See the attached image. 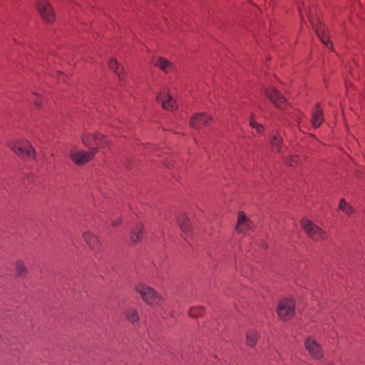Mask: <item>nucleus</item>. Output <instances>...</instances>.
Returning <instances> with one entry per match:
<instances>
[{
	"label": "nucleus",
	"instance_id": "nucleus-1",
	"mask_svg": "<svg viewBox=\"0 0 365 365\" xmlns=\"http://www.w3.org/2000/svg\"><path fill=\"white\" fill-rule=\"evenodd\" d=\"M10 148L19 156L29 158H34V148L26 140H19L9 144Z\"/></svg>",
	"mask_w": 365,
	"mask_h": 365
},
{
	"label": "nucleus",
	"instance_id": "nucleus-2",
	"mask_svg": "<svg viewBox=\"0 0 365 365\" xmlns=\"http://www.w3.org/2000/svg\"><path fill=\"white\" fill-rule=\"evenodd\" d=\"M136 291L148 304L157 305L162 300V297L151 287L140 284L136 287Z\"/></svg>",
	"mask_w": 365,
	"mask_h": 365
},
{
	"label": "nucleus",
	"instance_id": "nucleus-3",
	"mask_svg": "<svg viewBox=\"0 0 365 365\" xmlns=\"http://www.w3.org/2000/svg\"><path fill=\"white\" fill-rule=\"evenodd\" d=\"M294 302L292 299L284 298L282 299L277 307V314L279 317L282 320H288L294 314Z\"/></svg>",
	"mask_w": 365,
	"mask_h": 365
},
{
	"label": "nucleus",
	"instance_id": "nucleus-4",
	"mask_svg": "<svg viewBox=\"0 0 365 365\" xmlns=\"http://www.w3.org/2000/svg\"><path fill=\"white\" fill-rule=\"evenodd\" d=\"M96 152L97 148H91L89 151L72 150L69 156L75 164L80 165L91 160Z\"/></svg>",
	"mask_w": 365,
	"mask_h": 365
},
{
	"label": "nucleus",
	"instance_id": "nucleus-5",
	"mask_svg": "<svg viewBox=\"0 0 365 365\" xmlns=\"http://www.w3.org/2000/svg\"><path fill=\"white\" fill-rule=\"evenodd\" d=\"M301 225L307 235L314 240L324 239L326 233L308 220H302Z\"/></svg>",
	"mask_w": 365,
	"mask_h": 365
},
{
	"label": "nucleus",
	"instance_id": "nucleus-6",
	"mask_svg": "<svg viewBox=\"0 0 365 365\" xmlns=\"http://www.w3.org/2000/svg\"><path fill=\"white\" fill-rule=\"evenodd\" d=\"M264 95L269 100L279 109H282L286 106V100L281 93L274 88H265L264 90Z\"/></svg>",
	"mask_w": 365,
	"mask_h": 365
},
{
	"label": "nucleus",
	"instance_id": "nucleus-7",
	"mask_svg": "<svg viewBox=\"0 0 365 365\" xmlns=\"http://www.w3.org/2000/svg\"><path fill=\"white\" fill-rule=\"evenodd\" d=\"M38 12L43 21L46 22H52L55 16L51 5L45 1H40L37 4Z\"/></svg>",
	"mask_w": 365,
	"mask_h": 365
},
{
	"label": "nucleus",
	"instance_id": "nucleus-8",
	"mask_svg": "<svg viewBox=\"0 0 365 365\" xmlns=\"http://www.w3.org/2000/svg\"><path fill=\"white\" fill-rule=\"evenodd\" d=\"M82 142L85 146H93L96 145L95 148L103 146L105 144H107V141L106 140V138L104 135H101L100 134L93 135V134H87L84 135L82 137Z\"/></svg>",
	"mask_w": 365,
	"mask_h": 365
},
{
	"label": "nucleus",
	"instance_id": "nucleus-9",
	"mask_svg": "<svg viewBox=\"0 0 365 365\" xmlns=\"http://www.w3.org/2000/svg\"><path fill=\"white\" fill-rule=\"evenodd\" d=\"M156 101L161 103L163 108L165 110L172 111L177 108L175 101L165 91H161L157 96Z\"/></svg>",
	"mask_w": 365,
	"mask_h": 365
},
{
	"label": "nucleus",
	"instance_id": "nucleus-10",
	"mask_svg": "<svg viewBox=\"0 0 365 365\" xmlns=\"http://www.w3.org/2000/svg\"><path fill=\"white\" fill-rule=\"evenodd\" d=\"M210 120V117L204 113L194 115L190 120V126L195 129H200L205 126Z\"/></svg>",
	"mask_w": 365,
	"mask_h": 365
},
{
	"label": "nucleus",
	"instance_id": "nucleus-11",
	"mask_svg": "<svg viewBox=\"0 0 365 365\" xmlns=\"http://www.w3.org/2000/svg\"><path fill=\"white\" fill-rule=\"evenodd\" d=\"M252 227L253 223L245 217L244 213L240 212L238 214L236 230L238 232H245L246 230L252 229Z\"/></svg>",
	"mask_w": 365,
	"mask_h": 365
},
{
	"label": "nucleus",
	"instance_id": "nucleus-12",
	"mask_svg": "<svg viewBox=\"0 0 365 365\" xmlns=\"http://www.w3.org/2000/svg\"><path fill=\"white\" fill-rule=\"evenodd\" d=\"M305 346L312 357L315 359L322 357V349L315 341L311 339H307L305 341Z\"/></svg>",
	"mask_w": 365,
	"mask_h": 365
},
{
	"label": "nucleus",
	"instance_id": "nucleus-13",
	"mask_svg": "<svg viewBox=\"0 0 365 365\" xmlns=\"http://www.w3.org/2000/svg\"><path fill=\"white\" fill-rule=\"evenodd\" d=\"M83 238L85 242L87 243V245L89 246V247L94 250L97 251L101 247V243L99 240L96 236L90 233V232H85L83 234Z\"/></svg>",
	"mask_w": 365,
	"mask_h": 365
},
{
	"label": "nucleus",
	"instance_id": "nucleus-14",
	"mask_svg": "<svg viewBox=\"0 0 365 365\" xmlns=\"http://www.w3.org/2000/svg\"><path fill=\"white\" fill-rule=\"evenodd\" d=\"M153 63L165 73L168 72L173 68L172 63L163 57L153 58Z\"/></svg>",
	"mask_w": 365,
	"mask_h": 365
},
{
	"label": "nucleus",
	"instance_id": "nucleus-15",
	"mask_svg": "<svg viewBox=\"0 0 365 365\" xmlns=\"http://www.w3.org/2000/svg\"><path fill=\"white\" fill-rule=\"evenodd\" d=\"M323 113L319 105H317L312 113V125L314 127H319L323 122Z\"/></svg>",
	"mask_w": 365,
	"mask_h": 365
},
{
	"label": "nucleus",
	"instance_id": "nucleus-16",
	"mask_svg": "<svg viewBox=\"0 0 365 365\" xmlns=\"http://www.w3.org/2000/svg\"><path fill=\"white\" fill-rule=\"evenodd\" d=\"M143 236V226L141 224H136L133 228L130 234L131 240L137 242L140 240Z\"/></svg>",
	"mask_w": 365,
	"mask_h": 365
},
{
	"label": "nucleus",
	"instance_id": "nucleus-17",
	"mask_svg": "<svg viewBox=\"0 0 365 365\" xmlns=\"http://www.w3.org/2000/svg\"><path fill=\"white\" fill-rule=\"evenodd\" d=\"M270 143L272 148L274 151L277 153L282 152V140L280 136L278 134L273 135L270 138Z\"/></svg>",
	"mask_w": 365,
	"mask_h": 365
},
{
	"label": "nucleus",
	"instance_id": "nucleus-18",
	"mask_svg": "<svg viewBox=\"0 0 365 365\" xmlns=\"http://www.w3.org/2000/svg\"><path fill=\"white\" fill-rule=\"evenodd\" d=\"M316 34L321 41L328 47L329 38L326 34L325 29L323 26L320 25L315 29Z\"/></svg>",
	"mask_w": 365,
	"mask_h": 365
},
{
	"label": "nucleus",
	"instance_id": "nucleus-19",
	"mask_svg": "<svg viewBox=\"0 0 365 365\" xmlns=\"http://www.w3.org/2000/svg\"><path fill=\"white\" fill-rule=\"evenodd\" d=\"M258 338L257 333L254 330H250L247 333V344L250 346H254L256 344Z\"/></svg>",
	"mask_w": 365,
	"mask_h": 365
},
{
	"label": "nucleus",
	"instance_id": "nucleus-20",
	"mask_svg": "<svg viewBox=\"0 0 365 365\" xmlns=\"http://www.w3.org/2000/svg\"><path fill=\"white\" fill-rule=\"evenodd\" d=\"M125 317L128 321L131 323L136 322L139 319L137 311L134 309H128L125 312Z\"/></svg>",
	"mask_w": 365,
	"mask_h": 365
},
{
	"label": "nucleus",
	"instance_id": "nucleus-21",
	"mask_svg": "<svg viewBox=\"0 0 365 365\" xmlns=\"http://www.w3.org/2000/svg\"><path fill=\"white\" fill-rule=\"evenodd\" d=\"M339 209L345 212L347 215L353 213V209L345 200H341L339 203Z\"/></svg>",
	"mask_w": 365,
	"mask_h": 365
},
{
	"label": "nucleus",
	"instance_id": "nucleus-22",
	"mask_svg": "<svg viewBox=\"0 0 365 365\" xmlns=\"http://www.w3.org/2000/svg\"><path fill=\"white\" fill-rule=\"evenodd\" d=\"M108 66H109V68L114 71L115 73H116V74L118 75L119 79L120 80V68H119V66H118V61L114 59V58H112L108 62Z\"/></svg>",
	"mask_w": 365,
	"mask_h": 365
},
{
	"label": "nucleus",
	"instance_id": "nucleus-23",
	"mask_svg": "<svg viewBox=\"0 0 365 365\" xmlns=\"http://www.w3.org/2000/svg\"><path fill=\"white\" fill-rule=\"evenodd\" d=\"M178 225L182 232H187L190 230V222L187 217L179 219Z\"/></svg>",
	"mask_w": 365,
	"mask_h": 365
},
{
	"label": "nucleus",
	"instance_id": "nucleus-24",
	"mask_svg": "<svg viewBox=\"0 0 365 365\" xmlns=\"http://www.w3.org/2000/svg\"><path fill=\"white\" fill-rule=\"evenodd\" d=\"M26 272V268L21 262L16 263V274L17 276L21 277Z\"/></svg>",
	"mask_w": 365,
	"mask_h": 365
},
{
	"label": "nucleus",
	"instance_id": "nucleus-25",
	"mask_svg": "<svg viewBox=\"0 0 365 365\" xmlns=\"http://www.w3.org/2000/svg\"><path fill=\"white\" fill-rule=\"evenodd\" d=\"M250 125L256 129V130L260 133H262L263 130H264V127L262 125L255 122L252 118L250 119Z\"/></svg>",
	"mask_w": 365,
	"mask_h": 365
},
{
	"label": "nucleus",
	"instance_id": "nucleus-26",
	"mask_svg": "<svg viewBox=\"0 0 365 365\" xmlns=\"http://www.w3.org/2000/svg\"><path fill=\"white\" fill-rule=\"evenodd\" d=\"M202 312V309L200 307H192L190 310V315L192 317L200 315Z\"/></svg>",
	"mask_w": 365,
	"mask_h": 365
},
{
	"label": "nucleus",
	"instance_id": "nucleus-27",
	"mask_svg": "<svg viewBox=\"0 0 365 365\" xmlns=\"http://www.w3.org/2000/svg\"><path fill=\"white\" fill-rule=\"evenodd\" d=\"M297 159L298 158L297 156H292L290 158L287 159L285 163L287 165L289 166H294L297 164Z\"/></svg>",
	"mask_w": 365,
	"mask_h": 365
},
{
	"label": "nucleus",
	"instance_id": "nucleus-28",
	"mask_svg": "<svg viewBox=\"0 0 365 365\" xmlns=\"http://www.w3.org/2000/svg\"><path fill=\"white\" fill-rule=\"evenodd\" d=\"M120 223V220L118 219L116 220L111 221V225L113 227L118 226Z\"/></svg>",
	"mask_w": 365,
	"mask_h": 365
},
{
	"label": "nucleus",
	"instance_id": "nucleus-29",
	"mask_svg": "<svg viewBox=\"0 0 365 365\" xmlns=\"http://www.w3.org/2000/svg\"><path fill=\"white\" fill-rule=\"evenodd\" d=\"M34 103H35V106H36L37 108H38V107H39V104H40V103H39L38 101H34Z\"/></svg>",
	"mask_w": 365,
	"mask_h": 365
},
{
	"label": "nucleus",
	"instance_id": "nucleus-30",
	"mask_svg": "<svg viewBox=\"0 0 365 365\" xmlns=\"http://www.w3.org/2000/svg\"><path fill=\"white\" fill-rule=\"evenodd\" d=\"M329 365H332V364H329Z\"/></svg>",
	"mask_w": 365,
	"mask_h": 365
}]
</instances>
